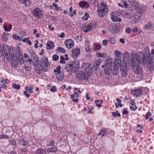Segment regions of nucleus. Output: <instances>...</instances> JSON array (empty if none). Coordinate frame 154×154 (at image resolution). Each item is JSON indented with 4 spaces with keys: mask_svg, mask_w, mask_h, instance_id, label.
I'll return each mask as SVG.
<instances>
[{
    "mask_svg": "<svg viewBox=\"0 0 154 154\" xmlns=\"http://www.w3.org/2000/svg\"><path fill=\"white\" fill-rule=\"evenodd\" d=\"M131 61L133 66H131L129 69H131L133 67V72L135 74L141 75L142 74V68L139 63H143L144 65L147 62L148 68L151 71L153 70V59L150 55L148 56L146 59L145 55L143 54L138 55L137 57L133 58Z\"/></svg>",
    "mask_w": 154,
    "mask_h": 154,
    "instance_id": "nucleus-1",
    "label": "nucleus"
},
{
    "mask_svg": "<svg viewBox=\"0 0 154 154\" xmlns=\"http://www.w3.org/2000/svg\"><path fill=\"white\" fill-rule=\"evenodd\" d=\"M13 51L12 48L6 44H3L2 46L0 45V57L4 56L5 54L8 60H12Z\"/></svg>",
    "mask_w": 154,
    "mask_h": 154,
    "instance_id": "nucleus-2",
    "label": "nucleus"
},
{
    "mask_svg": "<svg viewBox=\"0 0 154 154\" xmlns=\"http://www.w3.org/2000/svg\"><path fill=\"white\" fill-rule=\"evenodd\" d=\"M79 60L68 62L65 65L66 71L69 73H74L79 68Z\"/></svg>",
    "mask_w": 154,
    "mask_h": 154,
    "instance_id": "nucleus-3",
    "label": "nucleus"
},
{
    "mask_svg": "<svg viewBox=\"0 0 154 154\" xmlns=\"http://www.w3.org/2000/svg\"><path fill=\"white\" fill-rule=\"evenodd\" d=\"M112 59H109V61L108 60H107V62L105 66V67L104 69V73L106 75L105 78L107 79L110 78V74L111 73V67L112 65Z\"/></svg>",
    "mask_w": 154,
    "mask_h": 154,
    "instance_id": "nucleus-4",
    "label": "nucleus"
},
{
    "mask_svg": "<svg viewBox=\"0 0 154 154\" xmlns=\"http://www.w3.org/2000/svg\"><path fill=\"white\" fill-rule=\"evenodd\" d=\"M101 5L99 6L98 8V15L100 17H103L107 13L108 9L106 5L104 3H101Z\"/></svg>",
    "mask_w": 154,
    "mask_h": 154,
    "instance_id": "nucleus-5",
    "label": "nucleus"
},
{
    "mask_svg": "<svg viewBox=\"0 0 154 154\" xmlns=\"http://www.w3.org/2000/svg\"><path fill=\"white\" fill-rule=\"evenodd\" d=\"M87 69L86 70V72L80 71H78L76 74V77L79 80H86L89 78V73H88Z\"/></svg>",
    "mask_w": 154,
    "mask_h": 154,
    "instance_id": "nucleus-6",
    "label": "nucleus"
},
{
    "mask_svg": "<svg viewBox=\"0 0 154 154\" xmlns=\"http://www.w3.org/2000/svg\"><path fill=\"white\" fill-rule=\"evenodd\" d=\"M40 63L42 64L43 70L47 71L49 68V64L47 58L46 56H43L40 59Z\"/></svg>",
    "mask_w": 154,
    "mask_h": 154,
    "instance_id": "nucleus-7",
    "label": "nucleus"
},
{
    "mask_svg": "<svg viewBox=\"0 0 154 154\" xmlns=\"http://www.w3.org/2000/svg\"><path fill=\"white\" fill-rule=\"evenodd\" d=\"M118 65L119 66L121 75L123 77H126L128 74V69L125 65H123L121 64L120 60L118 61Z\"/></svg>",
    "mask_w": 154,
    "mask_h": 154,
    "instance_id": "nucleus-8",
    "label": "nucleus"
},
{
    "mask_svg": "<svg viewBox=\"0 0 154 154\" xmlns=\"http://www.w3.org/2000/svg\"><path fill=\"white\" fill-rule=\"evenodd\" d=\"M32 59H29L28 61L26 60L25 62L27 63L28 61H29L30 63H32L33 66H35L39 64V60L38 58L36 57V56H34L33 57L32 56ZM32 58V57H31Z\"/></svg>",
    "mask_w": 154,
    "mask_h": 154,
    "instance_id": "nucleus-9",
    "label": "nucleus"
},
{
    "mask_svg": "<svg viewBox=\"0 0 154 154\" xmlns=\"http://www.w3.org/2000/svg\"><path fill=\"white\" fill-rule=\"evenodd\" d=\"M64 44L66 47L68 49L72 48L74 44L73 40L71 39L66 40L64 42Z\"/></svg>",
    "mask_w": 154,
    "mask_h": 154,
    "instance_id": "nucleus-10",
    "label": "nucleus"
},
{
    "mask_svg": "<svg viewBox=\"0 0 154 154\" xmlns=\"http://www.w3.org/2000/svg\"><path fill=\"white\" fill-rule=\"evenodd\" d=\"M114 66L113 68L111 70V73L113 74V75H116L118 73V68L119 67V66L118 65V62H117V63H116V61L114 63Z\"/></svg>",
    "mask_w": 154,
    "mask_h": 154,
    "instance_id": "nucleus-11",
    "label": "nucleus"
},
{
    "mask_svg": "<svg viewBox=\"0 0 154 154\" xmlns=\"http://www.w3.org/2000/svg\"><path fill=\"white\" fill-rule=\"evenodd\" d=\"M80 52V49L78 48L73 49L72 51V56L74 58L76 57L79 54Z\"/></svg>",
    "mask_w": 154,
    "mask_h": 154,
    "instance_id": "nucleus-12",
    "label": "nucleus"
},
{
    "mask_svg": "<svg viewBox=\"0 0 154 154\" xmlns=\"http://www.w3.org/2000/svg\"><path fill=\"white\" fill-rule=\"evenodd\" d=\"M34 66L35 71L37 73L40 74L42 72L43 69L41 64H38Z\"/></svg>",
    "mask_w": 154,
    "mask_h": 154,
    "instance_id": "nucleus-13",
    "label": "nucleus"
},
{
    "mask_svg": "<svg viewBox=\"0 0 154 154\" xmlns=\"http://www.w3.org/2000/svg\"><path fill=\"white\" fill-rule=\"evenodd\" d=\"M123 5L126 8H131V10H133L134 9H135V6L136 5L135 4H128L126 2L124 1L123 2Z\"/></svg>",
    "mask_w": 154,
    "mask_h": 154,
    "instance_id": "nucleus-14",
    "label": "nucleus"
},
{
    "mask_svg": "<svg viewBox=\"0 0 154 154\" xmlns=\"http://www.w3.org/2000/svg\"><path fill=\"white\" fill-rule=\"evenodd\" d=\"M14 51H14H13V52L12 53L13 56L12 58L13 57V60L11 62V64L13 67H16L18 65V62L17 58L16 57H14L13 53Z\"/></svg>",
    "mask_w": 154,
    "mask_h": 154,
    "instance_id": "nucleus-15",
    "label": "nucleus"
},
{
    "mask_svg": "<svg viewBox=\"0 0 154 154\" xmlns=\"http://www.w3.org/2000/svg\"><path fill=\"white\" fill-rule=\"evenodd\" d=\"M34 15L35 17H39L42 14V12L40 9L37 8L34 9L33 11Z\"/></svg>",
    "mask_w": 154,
    "mask_h": 154,
    "instance_id": "nucleus-16",
    "label": "nucleus"
},
{
    "mask_svg": "<svg viewBox=\"0 0 154 154\" xmlns=\"http://www.w3.org/2000/svg\"><path fill=\"white\" fill-rule=\"evenodd\" d=\"M84 31L86 33L91 30V29L93 28V25L92 23H89L87 26L83 27Z\"/></svg>",
    "mask_w": 154,
    "mask_h": 154,
    "instance_id": "nucleus-17",
    "label": "nucleus"
},
{
    "mask_svg": "<svg viewBox=\"0 0 154 154\" xmlns=\"http://www.w3.org/2000/svg\"><path fill=\"white\" fill-rule=\"evenodd\" d=\"M131 94L134 95H135L137 97L139 95H141L142 94V92L141 89L139 88L138 89L131 91Z\"/></svg>",
    "mask_w": 154,
    "mask_h": 154,
    "instance_id": "nucleus-18",
    "label": "nucleus"
},
{
    "mask_svg": "<svg viewBox=\"0 0 154 154\" xmlns=\"http://www.w3.org/2000/svg\"><path fill=\"white\" fill-rule=\"evenodd\" d=\"M34 89V87L33 86H29V88L28 89V90H26L23 92V94L26 96L29 97L30 96V94H27L28 92H29L30 93H32V90Z\"/></svg>",
    "mask_w": 154,
    "mask_h": 154,
    "instance_id": "nucleus-19",
    "label": "nucleus"
},
{
    "mask_svg": "<svg viewBox=\"0 0 154 154\" xmlns=\"http://www.w3.org/2000/svg\"><path fill=\"white\" fill-rule=\"evenodd\" d=\"M120 29V26L119 25L118 26H112V33H115L118 32Z\"/></svg>",
    "mask_w": 154,
    "mask_h": 154,
    "instance_id": "nucleus-20",
    "label": "nucleus"
},
{
    "mask_svg": "<svg viewBox=\"0 0 154 154\" xmlns=\"http://www.w3.org/2000/svg\"><path fill=\"white\" fill-rule=\"evenodd\" d=\"M131 11H122L121 12L123 16L126 18L129 17V16L131 14Z\"/></svg>",
    "mask_w": 154,
    "mask_h": 154,
    "instance_id": "nucleus-21",
    "label": "nucleus"
},
{
    "mask_svg": "<svg viewBox=\"0 0 154 154\" xmlns=\"http://www.w3.org/2000/svg\"><path fill=\"white\" fill-rule=\"evenodd\" d=\"M18 142L20 145L24 146H26L29 144V142L27 141H25L23 139L19 140Z\"/></svg>",
    "mask_w": 154,
    "mask_h": 154,
    "instance_id": "nucleus-22",
    "label": "nucleus"
},
{
    "mask_svg": "<svg viewBox=\"0 0 154 154\" xmlns=\"http://www.w3.org/2000/svg\"><path fill=\"white\" fill-rule=\"evenodd\" d=\"M46 48L47 49L49 50L53 48L54 46L53 43L51 41H48L46 44Z\"/></svg>",
    "mask_w": 154,
    "mask_h": 154,
    "instance_id": "nucleus-23",
    "label": "nucleus"
},
{
    "mask_svg": "<svg viewBox=\"0 0 154 154\" xmlns=\"http://www.w3.org/2000/svg\"><path fill=\"white\" fill-rule=\"evenodd\" d=\"M56 75V78L59 80H61L63 78L64 75L63 73L61 72L60 73H55Z\"/></svg>",
    "mask_w": 154,
    "mask_h": 154,
    "instance_id": "nucleus-24",
    "label": "nucleus"
},
{
    "mask_svg": "<svg viewBox=\"0 0 154 154\" xmlns=\"http://www.w3.org/2000/svg\"><path fill=\"white\" fill-rule=\"evenodd\" d=\"M20 2L24 4L26 6H29L30 5V2L29 0H19Z\"/></svg>",
    "mask_w": 154,
    "mask_h": 154,
    "instance_id": "nucleus-25",
    "label": "nucleus"
},
{
    "mask_svg": "<svg viewBox=\"0 0 154 154\" xmlns=\"http://www.w3.org/2000/svg\"><path fill=\"white\" fill-rule=\"evenodd\" d=\"M106 129L103 128V129H101L99 131V133L98 135V136H101V137L103 136L106 133Z\"/></svg>",
    "mask_w": 154,
    "mask_h": 154,
    "instance_id": "nucleus-26",
    "label": "nucleus"
},
{
    "mask_svg": "<svg viewBox=\"0 0 154 154\" xmlns=\"http://www.w3.org/2000/svg\"><path fill=\"white\" fill-rule=\"evenodd\" d=\"M18 57V60L19 63L21 64L23 63L24 62V60H23V55L19 54Z\"/></svg>",
    "mask_w": 154,
    "mask_h": 154,
    "instance_id": "nucleus-27",
    "label": "nucleus"
},
{
    "mask_svg": "<svg viewBox=\"0 0 154 154\" xmlns=\"http://www.w3.org/2000/svg\"><path fill=\"white\" fill-rule=\"evenodd\" d=\"M111 19L113 21L115 22H121V21L120 18L115 16H113L112 17Z\"/></svg>",
    "mask_w": 154,
    "mask_h": 154,
    "instance_id": "nucleus-28",
    "label": "nucleus"
},
{
    "mask_svg": "<svg viewBox=\"0 0 154 154\" xmlns=\"http://www.w3.org/2000/svg\"><path fill=\"white\" fill-rule=\"evenodd\" d=\"M9 37V34L8 33H4L3 34V40L6 41L8 40Z\"/></svg>",
    "mask_w": 154,
    "mask_h": 154,
    "instance_id": "nucleus-29",
    "label": "nucleus"
},
{
    "mask_svg": "<svg viewBox=\"0 0 154 154\" xmlns=\"http://www.w3.org/2000/svg\"><path fill=\"white\" fill-rule=\"evenodd\" d=\"M36 153L37 154H46V152L43 149H38L37 150Z\"/></svg>",
    "mask_w": 154,
    "mask_h": 154,
    "instance_id": "nucleus-30",
    "label": "nucleus"
},
{
    "mask_svg": "<svg viewBox=\"0 0 154 154\" xmlns=\"http://www.w3.org/2000/svg\"><path fill=\"white\" fill-rule=\"evenodd\" d=\"M13 88L17 90H19L20 88V86L19 85H17L15 83H13L12 84Z\"/></svg>",
    "mask_w": 154,
    "mask_h": 154,
    "instance_id": "nucleus-31",
    "label": "nucleus"
},
{
    "mask_svg": "<svg viewBox=\"0 0 154 154\" xmlns=\"http://www.w3.org/2000/svg\"><path fill=\"white\" fill-rule=\"evenodd\" d=\"M47 151L50 152H55L57 151V148L55 147L50 148L47 149Z\"/></svg>",
    "mask_w": 154,
    "mask_h": 154,
    "instance_id": "nucleus-32",
    "label": "nucleus"
},
{
    "mask_svg": "<svg viewBox=\"0 0 154 154\" xmlns=\"http://www.w3.org/2000/svg\"><path fill=\"white\" fill-rule=\"evenodd\" d=\"M129 57V53L127 51H125L123 54V57L124 59H127Z\"/></svg>",
    "mask_w": 154,
    "mask_h": 154,
    "instance_id": "nucleus-33",
    "label": "nucleus"
},
{
    "mask_svg": "<svg viewBox=\"0 0 154 154\" xmlns=\"http://www.w3.org/2000/svg\"><path fill=\"white\" fill-rule=\"evenodd\" d=\"M13 38L16 40H18L19 41H20L21 40V37L16 34H13Z\"/></svg>",
    "mask_w": 154,
    "mask_h": 154,
    "instance_id": "nucleus-34",
    "label": "nucleus"
},
{
    "mask_svg": "<svg viewBox=\"0 0 154 154\" xmlns=\"http://www.w3.org/2000/svg\"><path fill=\"white\" fill-rule=\"evenodd\" d=\"M60 66H58L56 68V69L54 70V72H55V73H60V72H61V71H60Z\"/></svg>",
    "mask_w": 154,
    "mask_h": 154,
    "instance_id": "nucleus-35",
    "label": "nucleus"
},
{
    "mask_svg": "<svg viewBox=\"0 0 154 154\" xmlns=\"http://www.w3.org/2000/svg\"><path fill=\"white\" fill-rule=\"evenodd\" d=\"M116 38L113 37L110 39L109 42L112 44H114L116 43Z\"/></svg>",
    "mask_w": 154,
    "mask_h": 154,
    "instance_id": "nucleus-36",
    "label": "nucleus"
},
{
    "mask_svg": "<svg viewBox=\"0 0 154 154\" xmlns=\"http://www.w3.org/2000/svg\"><path fill=\"white\" fill-rule=\"evenodd\" d=\"M112 115L114 117H116L117 116H118V117H120L121 116L119 112H118V111H116L115 112H112Z\"/></svg>",
    "mask_w": 154,
    "mask_h": 154,
    "instance_id": "nucleus-37",
    "label": "nucleus"
},
{
    "mask_svg": "<svg viewBox=\"0 0 154 154\" xmlns=\"http://www.w3.org/2000/svg\"><path fill=\"white\" fill-rule=\"evenodd\" d=\"M60 63H66V61L65 60V58L63 56H60Z\"/></svg>",
    "mask_w": 154,
    "mask_h": 154,
    "instance_id": "nucleus-38",
    "label": "nucleus"
},
{
    "mask_svg": "<svg viewBox=\"0 0 154 154\" xmlns=\"http://www.w3.org/2000/svg\"><path fill=\"white\" fill-rule=\"evenodd\" d=\"M152 23L149 22L147 23L145 26V28L146 29H150L151 28Z\"/></svg>",
    "mask_w": 154,
    "mask_h": 154,
    "instance_id": "nucleus-39",
    "label": "nucleus"
},
{
    "mask_svg": "<svg viewBox=\"0 0 154 154\" xmlns=\"http://www.w3.org/2000/svg\"><path fill=\"white\" fill-rule=\"evenodd\" d=\"M121 53L120 52L117 51L116 50L115 51V56L118 57H119V56L120 55Z\"/></svg>",
    "mask_w": 154,
    "mask_h": 154,
    "instance_id": "nucleus-40",
    "label": "nucleus"
},
{
    "mask_svg": "<svg viewBox=\"0 0 154 154\" xmlns=\"http://www.w3.org/2000/svg\"><path fill=\"white\" fill-rule=\"evenodd\" d=\"M53 59L54 61H56L59 59V57L56 54H54L52 56Z\"/></svg>",
    "mask_w": 154,
    "mask_h": 154,
    "instance_id": "nucleus-41",
    "label": "nucleus"
},
{
    "mask_svg": "<svg viewBox=\"0 0 154 154\" xmlns=\"http://www.w3.org/2000/svg\"><path fill=\"white\" fill-rule=\"evenodd\" d=\"M9 141L12 145L16 146L17 143L15 141L13 140H10Z\"/></svg>",
    "mask_w": 154,
    "mask_h": 154,
    "instance_id": "nucleus-42",
    "label": "nucleus"
},
{
    "mask_svg": "<svg viewBox=\"0 0 154 154\" xmlns=\"http://www.w3.org/2000/svg\"><path fill=\"white\" fill-rule=\"evenodd\" d=\"M87 66L86 67V68L85 69V72H86V70L87 69L88 71V73H89V71L90 70V66L89 65V64L88 63H87Z\"/></svg>",
    "mask_w": 154,
    "mask_h": 154,
    "instance_id": "nucleus-43",
    "label": "nucleus"
},
{
    "mask_svg": "<svg viewBox=\"0 0 154 154\" xmlns=\"http://www.w3.org/2000/svg\"><path fill=\"white\" fill-rule=\"evenodd\" d=\"M9 137L6 135L2 134L0 135V139L8 138Z\"/></svg>",
    "mask_w": 154,
    "mask_h": 154,
    "instance_id": "nucleus-44",
    "label": "nucleus"
},
{
    "mask_svg": "<svg viewBox=\"0 0 154 154\" xmlns=\"http://www.w3.org/2000/svg\"><path fill=\"white\" fill-rule=\"evenodd\" d=\"M58 50L61 51L62 53H65L66 52L65 50L63 48L59 47L58 48Z\"/></svg>",
    "mask_w": 154,
    "mask_h": 154,
    "instance_id": "nucleus-45",
    "label": "nucleus"
},
{
    "mask_svg": "<svg viewBox=\"0 0 154 154\" xmlns=\"http://www.w3.org/2000/svg\"><path fill=\"white\" fill-rule=\"evenodd\" d=\"M126 32L128 34H130L132 31L131 29L129 28H127L125 30Z\"/></svg>",
    "mask_w": 154,
    "mask_h": 154,
    "instance_id": "nucleus-46",
    "label": "nucleus"
},
{
    "mask_svg": "<svg viewBox=\"0 0 154 154\" xmlns=\"http://www.w3.org/2000/svg\"><path fill=\"white\" fill-rule=\"evenodd\" d=\"M151 115V113L149 112H148L147 113V114L146 115H145V118L146 119H148L149 118V117Z\"/></svg>",
    "mask_w": 154,
    "mask_h": 154,
    "instance_id": "nucleus-47",
    "label": "nucleus"
},
{
    "mask_svg": "<svg viewBox=\"0 0 154 154\" xmlns=\"http://www.w3.org/2000/svg\"><path fill=\"white\" fill-rule=\"evenodd\" d=\"M137 108V106H130V109H131L132 110H136Z\"/></svg>",
    "mask_w": 154,
    "mask_h": 154,
    "instance_id": "nucleus-48",
    "label": "nucleus"
},
{
    "mask_svg": "<svg viewBox=\"0 0 154 154\" xmlns=\"http://www.w3.org/2000/svg\"><path fill=\"white\" fill-rule=\"evenodd\" d=\"M100 48L101 47L99 45H97L94 47H94H93V49L96 50L97 49L99 50Z\"/></svg>",
    "mask_w": 154,
    "mask_h": 154,
    "instance_id": "nucleus-49",
    "label": "nucleus"
},
{
    "mask_svg": "<svg viewBox=\"0 0 154 154\" xmlns=\"http://www.w3.org/2000/svg\"><path fill=\"white\" fill-rule=\"evenodd\" d=\"M107 43L108 41L107 40H103L102 42V44L105 46L107 45Z\"/></svg>",
    "mask_w": 154,
    "mask_h": 154,
    "instance_id": "nucleus-50",
    "label": "nucleus"
},
{
    "mask_svg": "<svg viewBox=\"0 0 154 154\" xmlns=\"http://www.w3.org/2000/svg\"><path fill=\"white\" fill-rule=\"evenodd\" d=\"M79 5L81 7L85 8V2H81Z\"/></svg>",
    "mask_w": 154,
    "mask_h": 154,
    "instance_id": "nucleus-51",
    "label": "nucleus"
},
{
    "mask_svg": "<svg viewBox=\"0 0 154 154\" xmlns=\"http://www.w3.org/2000/svg\"><path fill=\"white\" fill-rule=\"evenodd\" d=\"M100 101L99 100H97L95 101V103L96 104V105H97V106L100 107H101V103L98 104L97 103L98 102H99Z\"/></svg>",
    "mask_w": 154,
    "mask_h": 154,
    "instance_id": "nucleus-52",
    "label": "nucleus"
},
{
    "mask_svg": "<svg viewBox=\"0 0 154 154\" xmlns=\"http://www.w3.org/2000/svg\"><path fill=\"white\" fill-rule=\"evenodd\" d=\"M55 145V142L54 141H51L50 142V144L48 145V146H54Z\"/></svg>",
    "mask_w": 154,
    "mask_h": 154,
    "instance_id": "nucleus-53",
    "label": "nucleus"
},
{
    "mask_svg": "<svg viewBox=\"0 0 154 154\" xmlns=\"http://www.w3.org/2000/svg\"><path fill=\"white\" fill-rule=\"evenodd\" d=\"M128 111L126 109H124L123 110V115L125 114H128Z\"/></svg>",
    "mask_w": 154,
    "mask_h": 154,
    "instance_id": "nucleus-54",
    "label": "nucleus"
},
{
    "mask_svg": "<svg viewBox=\"0 0 154 154\" xmlns=\"http://www.w3.org/2000/svg\"><path fill=\"white\" fill-rule=\"evenodd\" d=\"M56 91V87L55 86L52 87L51 88V91L52 92H54Z\"/></svg>",
    "mask_w": 154,
    "mask_h": 154,
    "instance_id": "nucleus-55",
    "label": "nucleus"
},
{
    "mask_svg": "<svg viewBox=\"0 0 154 154\" xmlns=\"http://www.w3.org/2000/svg\"><path fill=\"white\" fill-rule=\"evenodd\" d=\"M97 56L98 57H104L105 56H102V54L99 52H97L96 54Z\"/></svg>",
    "mask_w": 154,
    "mask_h": 154,
    "instance_id": "nucleus-56",
    "label": "nucleus"
},
{
    "mask_svg": "<svg viewBox=\"0 0 154 154\" xmlns=\"http://www.w3.org/2000/svg\"><path fill=\"white\" fill-rule=\"evenodd\" d=\"M132 31L134 32H137L138 31V29L137 28H133L132 30Z\"/></svg>",
    "mask_w": 154,
    "mask_h": 154,
    "instance_id": "nucleus-57",
    "label": "nucleus"
},
{
    "mask_svg": "<svg viewBox=\"0 0 154 154\" xmlns=\"http://www.w3.org/2000/svg\"><path fill=\"white\" fill-rule=\"evenodd\" d=\"M89 96V94H88V93H86V99L87 100H89L90 99H91V98L90 97H89L88 96Z\"/></svg>",
    "mask_w": 154,
    "mask_h": 154,
    "instance_id": "nucleus-58",
    "label": "nucleus"
},
{
    "mask_svg": "<svg viewBox=\"0 0 154 154\" xmlns=\"http://www.w3.org/2000/svg\"><path fill=\"white\" fill-rule=\"evenodd\" d=\"M25 68L26 71H29L30 69V68L29 67H27L25 65Z\"/></svg>",
    "mask_w": 154,
    "mask_h": 154,
    "instance_id": "nucleus-59",
    "label": "nucleus"
},
{
    "mask_svg": "<svg viewBox=\"0 0 154 154\" xmlns=\"http://www.w3.org/2000/svg\"><path fill=\"white\" fill-rule=\"evenodd\" d=\"M85 50L87 52L90 51H91V49L90 48L88 47L86 48Z\"/></svg>",
    "mask_w": 154,
    "mask_h": 154,
    "instance_id": "nucleus-60",
    "label": "nucleus"
},
{
    "mask_svg": "<svg viewBox=\"0 0 154 154\" xmlns=\"http://www.w3.org/2000/svg\"><path fill=\"white\" fill-rule=\"evenodd\" d=\"M65 36V34L64 32H62L59 35V37L61 38H63Z\"/></svg>",
    "mask_w": 154,
    "mask_h": 154,
    "instance_id": "nucleus-61",
    "label": "nucleus"
},
{
    "mask_svg": "<svg viewBox=\"0 0 154 154\" xmlns=\"http://www.w3.org/2000/svg\"><path fill=\"white\" fill-rule=\"evenodd\" d=\"M89 6L87 2H85V8H87L89 7Z\"/></svg>",
    "mask_w": 154,
    "mask_h": 154,
    "instance_id": "nucleus-62",
    "label": "nucleus"
},
{
    "mask_svg": "<svg viewBox=\"0 0 154 154\" xmlns=\"http://www.w3.org/2000/svg\"><path fill=\"white\" fill-rule=\"evenodd\" d=\"M4 28L5 30L6 31H8V28L7 26L6 25H4Z\"/></svg>",
    "mask_w": 154,
    "mask_h": 154,
    "instance_id": "nucleus-63",
    "label": "nucleus"
},
{
    "mask_svg": "<svg viewBox=\"0 0 154 154\" xmlns=\"http://www.w3.org/2000/svg\"><path fill=\"white\" fill-rule=\"evenodd\" d=\"M120 41L122 44L125 43V40L123 38H120L119 40Z\"/></svg>",
    "mask_w": 154,
    "mask_h": 154,
    "instance_id": "nucleus-64",
    "label": "nucleus"
}]
</instances>
